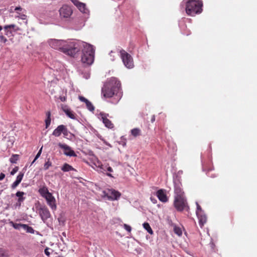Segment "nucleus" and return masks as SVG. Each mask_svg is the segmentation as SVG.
<instances>
[{
    "mask_svg": "<svg viewBox=\"0 0 257 257\" xmlns=\"http://www.w3.org/2000/svg\"><path fill=\"white\" fill-rule=\"evenodd\" d=\"M48 43L52 48L73 57L80 49L79 42L74 40L65 41L61 40L50 39L48 41Z\"/></svg>",
    "mask_w": 257,
    "mask_h": 257,
    "instance_id": "f257e3e1",
    "label": "nucleus"
},
{
    "mask_svg": "<svg viewBox=\"0 0 257 257\" xmlns=\"http://www.w3.org/2000/svg\"><path fill=\"white\" fill-rule=\"evenodd\" d=\"M101 94L105 98L116 96L119 100L122 95L120 81L115 77L110 78L102 87Z\"/></svg>",
    "mask_w": 257,
    "mask_h": 257,
    "instance_id": "f03ea898",
    "label": "nucleus"
},
{
    "mask_svg": "<svg viewBox=\"0 0 257 257\" xmlns=\"http://www.w3.org/2000/svg\"><path fill=\"white\" fill-rule=\"evenodd\" d=\"M203 3L201 0H187L185 2V11L190 16H195L202 12Z\"/></svg>",
    "mask_w": 257,
    "mask_h": 257,
    "instance_id": "7ed1b4c3",
    "label": "nucleus"
},
{
    "mask_svg": "<svg viewBox=\"0 0 257 257\" xmlns=\"http://www.w3.org/2000/svg\"><path fill=\"white\" fill-rule=\"evenodd\" d=\"M83 46L81 61L83 63L90 65L94 61V49L92 45L85 43H83Z\"/></svg>",
    "mask_w": 257,
    "mask_h": 257,
    "instance_id": "20e7f679",
    "label": "nucleus"
},
{
    "mask_svg": "<svg viewBox=\"0 0 257 257\" xmlns=\"http://www.w3.org/2000/svg\"><path fill=\"white\" fill-rule=\"evenodd\" d=\"M119 53L120 57L125 66L129 69L133 68L134 64L132 56L123 49L121 50Z\"/></svg>",
    "mask_w": 257,
    "mask_h": 257,
    "instance_id": "39448f33",
    "label": "nucleus"
},
{
    "mask_svg": "<svg viewBox=\"0 0 257 257\" xmlns=\"http://www.w3.org/2000/svg\"><path fill=\"white\" fill-rule=\"evenodd\" d=\"M174 206L178 211H182L186 208H189L185 197H174Z\"/></svg>",
    "mask_w": 257,
    "mask_h": 257,
    "instance_id": "423d86ee",
    "label": "nucleus"
},
{
    "mask_svg": "<svg viewBox=\"0 0 257 257\" xmlns=\"http://www.w3.org/2000/svg\"><path fill=\"white\" fill-rule=\"evenodd\" d=\"M4 30L5 32V35L9 38L12 37L11 39H13V37L14 36V33L18 31H21L22 30L15 24H11L4 26Z\"/></svg>",
    "mask_w": 257,
    "mask_h": 257,
    "instance_id": "0eeeda50",
    "label": "nucleus"
},
{
    "mask_svg": "<svg viewBox=\"0 0 257 257\" xmlns=\"http://www.w3.org/2000/svg\"><path fill=\"white\" fill-rule=\"evenodd\" d=\"M61 134H63L64 137L68 135V131L66 126L63 124L58 125L52 133V135L56 137H59Z\"/></svg>",
    "mask_w": 257,
    "mask_h": 257,
    "instance_id": "6e6552de",
    "label": "nucleus"
},
{
    "mask_svg": "<svg viewBox=\"0 0 257 257\" xmlns=\"http://www.w3.org/2000/svg\"><path fill=\"white\" fill-rule=\"evenodd\" d=\"M73 11L71 7L67 5L63 6L59 10L60 16L63 18H68L72 14Z\"/></svg>",
    "mask_w": 257,
    "mask_h": 257,
    "instance_id": "1a4fd4ad",
    "label": "nucleus"
},
{
    "mask_svg": "<svg viewBox=\"0 0 257 257\" xmlns=\"http://www.w3.org/2000/svg\"><path fill=\"white\" fill-rule=\"evenodd\" d=\"M58 146L60 148L64 150V154L67 156L69 157H76L77 155L75 152L71 149V147L65 144H62L59 143Z\"/></svg>",
    "mask_w": 257,
    "mask_h": 257,
    "instance_id": "9d476101",
    "label": "nucleus"
},
{
    "mask_svg": "<svg viewBox=\"0 0 257 257\" xmlns=\"http://www.w3.org/2000/svg\"><path fill=\"white\" fill-rule=\"evenodd\" d=\"M39 213L44 222H46V220L51 216L49 209L46 206L41 207Z\"/></svg>",
    "mask_w": 257,
    "mask_h": 257,
    "instance_id": "9b49d317",
    "label": "nucleus"
},
{
    "mask_svg": "<svg viewBox=\"0 0 257 257\" xmlns=\"http://www.w3.org/2000/svg\"><path fill=\"white\" fill-rule=\"evenodd\" d=\"M45 198L47 201V204L51 207V208L52 210H56L57 208L56 199L53 196L52 194L50 193L49 194L46 196Z\"/></svg>",
    "mask_w": 257,
    "mask_h": 257,
    "instance_id": "f8f14e48",
    "label": "nucleus"
},
{
    "mask_svg": "<svg viewBox=\"0 0 257 257\" xmlns=\"http://www.w3.org/2000/svg\"><path fill=\"white\" fill-rule=\"evenodd\" d=\"M156 196L159 200L163 202L166 203L168 201V198L166 193V190L164 189H159L156 192Z\"/></svg>",
    "mask_w": 257,
    "mask_h": 257,
    "instance_id": "ddd939ff",
    "label": "nucleus"
},
{
    "mask_svg": "<svg viewBox=\"0 0 257 257\" xmlns=\"http://www.w3.org/2000/svg\"><path fill=\"white\" fill-rule=\"evenodd\" d=\"M62 109L67 116L73 119H76L75 114L73 111H72L70 108H69L67 106L62 105Z\"/></svg>",
    "mask_w": 257,
    "mask_h": 257,
    "instance_id": "4468645a",
    "label": "nucleus"
},
{
    "mask_svg": "<svg viewBox=\"0 0 257 257\" xmlns=\"http://www.w3.org/2000/svg\"><path fill=\"white\" fill-rule=\"evenodd\" d=\"M199 220V224L200 226L202 228L204 225L206 223L207 220V218L206 215L205 214L204 212L203 213H198L196 214Z\"/></svg>",
    "mask_w": 257,
    "mask_h": 257,
    "instance_id": "2eb2a0df",
    "label": "nucleus"
},
{
    "mask_svg": "<svg viewBox=\"0 0 257 257\" xmlns=\"http://www.w3.org/2000/svg\"><path fill=\"white\" fill-rule=\"evenodd\" d=\"M175 197H184V193L183 191L182 187L180 184H176L174 188Z\"/></svg>",
    "mask_w": 257,
    "mask_h": 257,
    "instance_id": "dca6fc26",
    "label": "nucleus"
},
{
    "mask_svg": "<svg viewBox=\"0 0 257 257\" xmlns=\"http://www.w3.org/2000/svg\"><path fill=\"white\" fill-rule=\"evenodd\" d=\"M101 119L105 126L109 128H112L113 127V124L111 121L107 118V116L105 114H101Z\"/></svg>",
    "mask_w": 257,
    "mask_h": 257,
    "instance_id": "f3484780",
    "label": "nucleus"
},
{
    "mask_svg": "<svg viewBox=\"0 0 257 257\" xmlns=\"http://www.w3.org/2000/svg\"><path fill=\"white\" fill-rule=\"evenodd\" d=\"M108 191L109 195V197L113 200L118 199L121 195L120 192L115 190L111 189L109 190Z\"/></svg>",
    "mask_w": 257,
    "mask_h": 257,
    "instance_id": "a211bd4d",
    "label": "nucleus"
},
{
    "mask_svg": "<svg viewBox=\"0 0 257 257\" xmlns=\"http://www.w3.org/2000/svg\"><path fill=\"white\" fill-rule=\"evenodd\" d=\"M40 194L44 198L50 193L46 186H43L40 188L38 190Z\"/></svg>",
    "mask_w": 257,
    "mask_h": 257,
    "instance_id": "6ab92c4d",
    "label": "nucleus"
},
{
    "mask_svg": "<svg viewBox=\"0 0 257 257\" xmlns=\"http://www.w3.org/2000/svg\"><path fill=\"white\" fill-rule=\"evenodd\" d=\"M61 170L64 172H69L70 171H76V169H74L72 166L66 163L63 164L61 167Z\"/></svg>",
    "mask_w": 257,
    "mask_h": 257,
    "instance_id": "aec40b11",
    "label": "nucleus"
},
{
    "mask_svg": "<svg viewBox=\"0 0 257 257\" xmlns=\"http://www.w3.org/2000/svg\"><path fill=\"white\" fill-rule=\"evenodd\" d=\"M3 29H4V27L0 25V42L7 45L9 41L7 38L1 33Z\"/></svg>",
    "mask_w": 257,
    "mask_h": 257,
    "instance_id": "412c9836",
    "label": "nucleus"
},
{
    "mask_svg": "<svg viewBox=\"0 0 257 257\" xmlns=\"http://www.w3.org/2000/svg\"><path fill=\"white\" fill-rule=\"evenodd\" d=\"M9 224L15 229L19 230L21 229V228L23 229V225H24V224L14 223L12 221H10Z\"/></svg>",
    "mask_w": 257,
    "mask_h": 257,
    "instance_id": "4be33fe9",
    "label": "nucleus"
},
{
    "mask_svg": "<svg viewBox=\"0 0 257 257\" xmlns=\"http://www.w3.org/2000/svg\"><path fill=\"white\" fill-rule=\"evenodd\" d=\"M47 118L45 120V124L46 128H47L51 123V112L50 111H48L46 113Z\"/></svg>",
    "mask_w": 257,
    "mask_h": 257,
    "instance_id": "5701e85b",
    "label": "nucleus"
},
{
    "mask_svg": "<svg viewBox=\"0 0 257 257\" xmlns=\"http://www.w3.org/2000/svg\"><path fill=\"white\" fill-rule=\"evenodd\" d=\"M77 8L83 13H86L87 10L86 8L85 4L80 3L78 6H77Z\"/></svg>",
    "mask_w": 257,
    "mask_h": 257,
    "instance_id": "b1692460",
    "label": "nucleus"
},
{
    "mask_svg": "<svg viewBox=\"0 0 257 257\" xmlns=\"http://www.w3.org/2000/svg\"><path fill=\"white\" fill-rule=\"evenodd\" d=\"M131 134L135 137L139 136L141 134V131L138 128H135L131 130Z\"/></svg>",
    "mask_w": 257,
    "mask_h": 257,
    "instance_id": "393cba45",
    "label": "nucleus"
},
{
    "mask_svg": "<svg viewBox=\"0 0 257 257\" xmlns=\"http://www.w3.org/2000/svg\"><path fill=\"white\" fill-rule=\"evenodd\" d=\"M144 228L147 230V231L150 234H153V231L152 229L150 224L148 222H145L143 224Z\"/></svg>",
    "mask_w": 257,
    "mask_h": 257,
    "instance_id": "a878e982",
    "label": "nucleus"
},
{
    "mask_svg": "<svg viewBox=\"0 0 257 257\" xmlns=\"http://www.w3.org/2000/svg\"><path fill=\"white\" fill-rule=\"evenodd\" d=\"M203 169L204 171L207 172L208 173L209 172L211 171L214 169V167L211 163H210L208 166L205 165H203Z\"/></svg>",
    "mask_w": 257,
    "mask_h": 257,
    "instance_id": "bb28decb",
    "label": "nucleus"
},
{
    "mask_svg": "<svg viewBox=\"0 0 257 257\" xmlns=\"http://www.w3.org/2000/svg\"><path fill=\"white\" fill-rule=\"evenodd\" d=\"M19 159V155L17 154H14L10 159V161L13 164L17 163V161Z\"/></svg>",
    "mask_w": 257,
    "mask_h": 257,
    "instance_id": "cd10ccee",
    "label": "nucleus"
},
{
    "mask_svg": "<svg viewBox=\"0 0 257 257\" xmlns=\"http://www.w3.org/2000/svg\"><path fill=\"white\" fill-rule=\"evenodd\" d=\"M99 168L104 171H107L109 172H113V169L111 167L109 166L108 165H104L101 164L100 166H99Z\"/></svg>",
    "mask_w": 257,
    "mask_h": 257,
    "instance_id": "c85d7f7f",
    "label": "nucleus"
},
{
    "mask_svg": "<svg viewBox=\"0 0 257 257\" xmlns=\"http://www.w3.org/2000/svg\"><path fill=\"white\" fill-rule=\"evenodd\" d=\"M23 229L25 230H26L27 232L29 233H33L34 231L33 228L32 227L29 226L27 224H24V225H23Z\"/></svg>",
    "mask_w": 257,
    "mask_h": 257,
    "instance_id": "c756f323",
    "label": "nucleus"
},
{
    "mask_svg": "<svg viewBox=\"0 0 257 257\" xmlns=\"http://www.w3.org/2000/svg\"><path fill=\"white\" fill-rule=\"evenodd\" d=\"M86 105L88 109H89L90 111H93L94 109V107L92 105L91 102H90L89 100H88L86 103Z\"/></svg>",
    "mask_w": 257,
    "mask_h": 257,
    "instance_id": "7c9ffc66",
    "label": "nucleus"
},
{
    "mask_svg": "<svg viewBox=\"0 0 257 257\" xmlns=\"http://www.w3.org/2000/svg\"><path fill=\"white\" fill-rule=\"evenodd\" d=\"M51 166L52 162L50 161V159H48V161L44 165V170H47Z\"/></svg>",
    "mask_w": 257,
    "mask_h": 257,
    "instance_id": "2f4dec72",
    "label": "nucleus"
},
{
    "mask_svg": "<svg viewBox=\"0 0 257 257\" xmlns=\"http://www.w3.org/2000/svg\"><path fill=\"white\" fill-rule=\"evenodd\" d=\"M0 257H9V254L7 251L0 248Z\"/></svg>",
    "mask_w": 257,
    "mask_h": 257,
    "instance_id": "473e14b6",
    "label": "nucleus"
},
{
    "mask_svg": "<svg viewBox=\"0 0 257 257\" xmlns=\"http://www.w3.org/2000/svg\"><path fill=\"white\" fill-rule=\"evenodd\" d=\"M23 176H24V174L23 173H19V174L18 175V176L17 177L16 180L19 183H20L21 181L23 179Z\"/></svg>",
    "mask_w": 257,
    "mask_h": 257,
    "instance_id": "72a5a7b5",
    "label": "nucleus"
},
{
    "mask_svg": "<svg viewBox=\"0 0 257 257\" xmlns=\"http://www.w3.org/2000/svg\"><path fill=\"white\" fill-rule=\"evenodd\" d=\"M42 148H43V147H42L41 148V149H40V150L39 151V152L37 153V155L36 156L34 161H33L32 164L34 163L36 161V160L40 156L41 153H42Z\"/></svg>",
    "mask_w": 257,
    "mask_h": 257,
    "instance_id": "f704fd0d",
    "label": "nucleus"
},
{
    "mask_svg": "<svg viewBox=\"0 0 257 257\" xmlns=\"http://www.w3.org/2000/svg\"><path fill=\"white\" fill-rule=\"evenodd\" d=\"M25 193L24 192H22V191H18L16 194V195L17 197H18V198H20L21 197H24L23 196L25 194Z\"/></svg>",
    "mask_w": 257,
    "mask_h": 257,
    "instance_id": "c9c22d12",
    "label": "nucleus"
},
{
    "mask_svg": "<svg viewBox=\"0 0 257 257\" xmlns=\"http://www.w3.org/2000/svg\"><path fill=\"white\" fill-rule=\"evenodd\" d=\"M204 211L202 210L201 206L197 203V210H196V214H198V213H203Z\"/></svg>",
    "mask_w": 257,
    "mask_h": 257,
    "instance_id": "e433bc0d",
    "label": "nucleus"
},
{
    "mask_svg": "<svg viewBox=\"0 0 257 257\" xmlns=\"http://www.w3.org/2000/svg\"><path fill=\"white\" fill-rule=\"evenodd\" d=\"M123 227L128 232H130L131 231V230H132L131 227L130 225H127L126 224H123Z\"/></svg>",
    "mask_w": 257,
    "mask_h": 257,
    "instance_id": "4c0bfd02",
    "label": "nucleus"
},
{
    "mask_svg": "<svg viewBox=\"0 0 257 257\" xmlns=\"http://www.w3.org/2000/svg\"><path fill=\"white\" fill-rule=\"evenodd\" d=\"M20 184L17 180H16L12 185L11 187L13 189H15L16 187Z\"/></svg>",
    "mask_w": 257,
    "mask_h": 257,
    "instance_id": "58836bf2",
    "label": "nucleus"
},
{
    "mask_svg": "<svg viewBox=\"0 0 257 257\" xmlns=\"http://www.w3.org/2000/svg\"><path fill=\"white\" fill-rule=\"evenodd\" d=\"M78 98L81 101L84 102L85 103H86L88 100L82 96H79Z\"/></svg>",
    "mask_w": 257,
    "mask_h": 257,
    "instance_id": "ea45409f",
    "label": "nucleus"
},
{
    "mask_svg": "<svg viewBox=\"0 0 257 257\" xmlns=\"http://www.w3.org/2000/svg\"><path fill=\"white\" fill-rule=\"evenodd\" d=\"M18 167H15L11 172V174L14 175L18 171Z\"/></svg>",
    "mask_w": 257,
    "mask_h": 257,
    "instance_id": "a19ab883",
    "label": "nucleus"
},
{
    "mask_svg": "<svg viewBox=\"0 0 257 257\" xmlns=\"http://www.w3.org/2000/svg\"><path fill=\"white\" fill-rule=\"evenodd\" d=\"M50 248L49 247H46L44 250V252L45 254L47 256H49L50 254V252H49Z\"/></svg>",
    "mask_w": 257,
    "mask_h": 257,
    "instance_id": "79ce46f5",
    "label": "nucleus"
},
{
    "mask_svg": "<svg viewBox=\"0 0 257 257\" xmlns=\"http://www.w3.org/2000/svg\"><path fill=\"white\" fill-rule=\"evenodd\" d=\"M71 2L74 4L75 6L76 7L79 5V4L81 3L78 0H71Z\"/></svg>",
    "mask_w": 257,
    "mask_h": 257,
    "instance_id": "37998d69",
    "label": "nucleus"
},
{
    "mask_svg": "<svg viewBox=\"0 0 257 257\" xmlns=\"http://www.w3.org/2000/svg\"><path fill=\"white\" fill-rule=\"evenodd\" d=\"M175 232L178 234L179 235H180L182 234V231L179 228H175Z\"/></svg>",
    "mask_w": 257,
    "mask_h": 257,
    "instance_id": "c03bdc74",
    "label": "nucleus"
},
{
    "mask_svg": "<svg viewBox=\"0 0 257 257\" xmlns=\"http://www.w3.org/2000/svg\"><path fill=\"white\" fill-rule=\"evenodd\" d=\"M59 99L61 100V101L64 102L66 100V97L65 96H60L59 97Z\"/></svg>",
    "mask_w": 257,
    "mask_h": 257,
    "instance_id": "a18cd8bd",
    "label": "nucleus"
},
{
    "mask_svg": "<svg viewBox=\"0 0 257 257\" xmlns=\"http://www.w3.org/2000/svg\"><path fill=\"white\" fill-rule=\"evenodd\" d=\"M5 177V175L3 173H1L0 174V181L3 180Z\"/></svg>",
    "mask_w": 257,
    "mask_h": 257,
    "instance_id": "49530a36",
    "label": "nucleus"
},
{
    "mask_svg": "<svg viewBox=\"0 0 257 257\" xmlns=\"http://www.w3.org/2000/svg\"><path fill=\"white\" fill-rule=\"evenodd\" d=\"M25 199V197H21L20 198H18V202H23Z\"/></svg>",
    "mask_w": 257,
    "mask_h": 257,
    "instance_id": "de8ad7c7",
    "label": "nucleus"
},
{
    "mask_svg": "<svg viewBox=\"0 0 257 257\" xmlns=\"http://www.w3.org/2000/svg\"><path fill=\"white\" fill-rule=\"evenodd\" d=\"M23 20H25L26 19V15H24V14H22L20 16H19Z\"/></svg>",
    "mask_w": 257,
    "mask_h": 257,
    "instance_id": "09e8293b",
    "label": "nucleus"
},
{
    "mask_svg": "<svg viewBox=\"0 0 257 257\" xmlns=\"http://www.w3.org/2000/svg\"><path fill=\"white\" fill-rule=\"evenodd\" d=\"M150 199H151V201H152L153 203H154V204H155V203H157V200H156L155 198H153V197H151V198H150Z\"/></svg>",
    "mask_w": 257,
    "mask_h": 257,
    "instance_id": "8fccbe9b",
    "label": "nucleus"
},
{
    "mask_svg": "<svg viewBox=\"0 0 257 257\" xmlns=\"http://www.w3.org/2000/svg\"><path fill=\"white\" fill-rule=\"evenodd\" d=\"M151 121L152 122H154L155 121V115H153L151 117Z\"/></svg>",
    "mask_w": 257,
    "mask_h": 257,
    "instance_id": "3c124183",
    "label": "nucleus"
},
{
    "mask_svg": "<svg viewBox=\"0 0 257 257\" xmlns=\"http://www.w3.org/2000/svg\"><path fill=\"white\" fill-rule=\"evenodd\" d=\"M21 204H22V202H18V201H17L16 204V206L18 207H20L21 206Z\"/></svg>",
    "mask_w": 257,
    "mask_h": 257,
    "instance_id": "603ef678",
    "label": "nucleus"
},
{
    "mask_svg": "<svg viewBox=\"0 0 257 257\" xmlns=\"http://www.w3.org/2000/svg\"><path fill=\"white\" fill-rule=\"evenodd\" d=\"M22 8L21 7H17L15 10V11H22Z\"/></svg>",
    "mask_w": 257,
    "mask_h": 257,
    "instance_id": "864d4df0",
    "label": "nucleus"
},
{
    "mask_svg": "<svg viewBox=\"0 0 257 257\" xmlns=\"http://www.w3.org/2000/svg\"><path fill=\"white\" fill-rule=\"evenodd\" d=\"M106 175H107V176L110 177H112V178H113V176L112 175V174H110V173H106Z\"/></svg>",
    "mask_w": 257,
    "mask_h": 257,
    "instance_id": "5fc2aeb1",
    "label": "nucleus"
}]
</instances>
